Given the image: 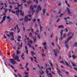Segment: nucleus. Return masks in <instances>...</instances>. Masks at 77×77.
Instances as JSON below:
<instances>
[{"instance_id": "3", "label": "nucleus", "mask_w": 77, "mask_h": 77, "mask_svg": "<svg viewBox=\"0 0 77 77\" xmlns=\"http://www.w3.org/2000/svg\"><path fill=\"white\" fill-rule=\"evenodd\" d=\"M51 68H48L46 70V74H47V75H51L50 76H48V77H52V76L51 75V73H49V74L48 72H49V71H48V70H49V71H51Z\"/></svg>"}, {"instance_id": "34", "label": "nucleus", "mask_w": 77, "mask_h": 77, "mask_svg": "<svg viewBox=\"0 0 77 77\" xmlns=\"http://www.w3.org/2000/svg\"><path fill=\"white\" fill-rule=\"evenodd\" d=\"M49 63L50 64V65L51 66H53V64H52V63H51V61H50L49 62Z\"/></svg>"}, {"instance_id": "4", "label": "nucleus", "mask_w": 77, "mask_h": 77, "mask_svg": "<svg viewBox=\"0 0 77 77\" xmlns=\"http://www.w3.org/2000/svg\"><path fill=\"white\" fill-rule=\"evenodd\" d=\"M29 17H32V15H29L25 17L24 19L25 21H28L31 20V18L29 19Z\"/></svg>"}, {"instance_id": "30", "label": "nucleus", "mask_w": 77, "mask_h": 77, "mask_svg": "<svg viewBox=\"0 0 77 77\" xmlns=\"http://www.w3.org/2000/svg\"><path fill=\"white\" fill-rule=\"evenodd\" d=\"M10 34L11 35L12 37H14V35H13V32H10Z\"/></svg>"}, {"instance_id": "9", "label": "nucleus", "mask_w": 77, "mask_h": 77, "mask_svg": "<svg viewBox=\"0 0 77 77\" xmlns=\"http://www.w3.org/2000/svg\"><path fill=\"white\" fill-rule=\"evenodd\" d=\"M6 18V16L5 15L2 18V21L1 22H0V24H2V23H3V21H4L5 20V19Z\"/></svg>"}, {"instance_id": "45", "label": "nucleus", "mask_w": 77, "mask_h": 77, "mask_svg": "<svg viewBox=\"0 0 77 77\" xmlns=\"http://www.w3.org/2000/svg\"><path fill=\"white\" fill-rule=\"evenodd\" d=\"M4 37L5 39H7V37H6V36H5V35H4Z\"/></svg>"}, {"instance_id": "44", "label": "nucleus", "mask_w": 77, "mask_h": 77, "mask_svg": "<svg viewBox=\"0 0 77 77\" xmlns=\"http://www.w3.org/2000/svg\"><path fill=\"white\" fill-rule=\"evenodd\" d=\"M5 13H6L8 11V9L5 8Z\"/></svg>"}, {"instance_id": "26", "label": "nucleus", "mask_w": 77, "mask_h": 77, "mask_svg": "<svg viewBox=\"0 0 77 77\" xmlns=\"http://www.w3.org/2000/svg\"><path fill=\"white\" fill-rule=\"evenodd\" d=\"M43 28V27L41 26H40V32H42V29Z\"/></svg>"}, {"instance_id": "14", "label": "nucleus", "mask_w": 77, "mask_h": 77, "mask_svg": "<svg viewBox=\"0 0 77 77\" xmlns=\"http://www.w3.org/2000/svg\"><path fill=\"white\" fill-rule=\"evenodd\" d=\"M42 44L45 49H46L47 48V47H46V43L45 42H44Z\"/></svg>"}, {"instance_id": "53", "label": "nucleus", "mask_w": 77, "mask_h": 77, "mask_svg": "<svg viewBox=\"0 0 77 77\" xmlns=\"http://www.w3.org/2000/svg\"><path fill=\"white\" fill-rule=\"evenodd\" d=\"M35 21H36V19H34L33 20V22H35Z\"/></svg>"}, {"instance_id": "8", "label": "nucleus", "mask_w": 77, "mask_h": 77, "mask_svg": "<svg viewBox=\"0 0 77 77\" xmlns=\"http://www.w3.org/2000/svg\"><path fill=\"white\" fill-rule=\"evenodd\" d=\"M28 45L29 46V47L31 48L32 47V41H28Z\"/></svg>"}, {"instance_id": "12", "label": "nucleus", "mask_w": 77, "mask_h": 77, "mask_svg": "<svg viewBox=\"0 0 77 77\" xmlns=\"http://www.w3.org/2000/svg\"><path fill=\"white\" fill-rule=\"evenodd\" d=\"M16 4H17V8H15V9H18L19 7H20V6H21L23 5V4H21V5H19V4L18 3H16Z\"/></svg>"}, {"instance_id": "51", "label": "nucleus", "mask_w": 77, "mask_h": 77, "mask_svg": "<svg viewBox=\"0 0 77 77\" xmlns=\"http://www.w3.org/2000/svg\"><path fill=\"white\" fill-rule=\"evenodd\" d=\"M74 69H75V71H77V68H74Z\"/></svg>"}, {"instance_id": "6", "label": "nucleus", "mask_w": 77, "mask_h": 77, "mask_svg": "<svg viewBox=\"0 0 77 77\" xmlns=\"http://www.w3.org/2000/svg\"><path fill=\"white\" fill-rule=\"evenodd\" d=\"M16 29H17V31H18L17 32L19 33L20 32V29L18 28V26L17 25H16V26H15L14 27V29L12 28L10 30H11L12 31H14V30H15V29H16Z\"/></svg>"}, {"instance_id": "63", "label": "nucleus", "mask_w": 77, "mask_h": 77, "mask_svg": "<svg viewBox=\"0 0 77 77\" xmlns=\"http://www.w3.org/2000/svg\"><path fill=\"white\" fill-rule=\"evenodd\" d=\"M31 29L32 30V32H33V29H32V28H31Z\"/></svg>"}, {"instance_id": "25", "label": "nucleus", "mask_w": 77, "mask_h": 77, "mask_svg": "<svg viewBox=\"0 0 77 77\" xmlns=\"http://www.w3.org/2000/svg\"><path fill=\"white\" fill-rule=\"evenodd\" d=\"M25 48L26 50V54H27V53H28V50H27V46H25Z\"/></svg>"}, {"instance_id": "54", "label": "nucleus", "mask_w": 77, "mask_h": 77, "mask_svg": "<svg viewBox=\"0 0 77 77\" xmlns=\"http://www.w3.org/2000/svg\"><path fill=\"white\" fill-rule=\"evenodd\" d=\"M7 36H8V37H10V36H11L10 35H9L8 34H7Z\"/></svg>"}, {"instance_id": "16", "label": "nucleus", "mask_w": 77, "mask_h": 77, "mask_svg": "<svg viewBox=\"0 0 77 77\" xmlns=\"http://www.w3.org/2000/svg\"><path fill=\"white\" fill-rule=\"evenodd\" d=\"M23 45V43L21 42V45H19L18 46V50H20V48H21L22 47V46Z\"/></svg>"}, {"instance_id": "13", "label": "nucleus", "mask_w": 77, "mask_h": 77, "mask_svg": "<svg viewBox=\"0 0 77 77\" xmlns=\"http://www.w3.org/2000/svg\"><path fill=\"white\" fill-rule=\"evenodd\" d=\"M15 59L16 60H17V61L18 62H20V60L19 59L17 55H16L15 57Z\"/></svg>"}, {"instance_id": "48", "label": "nucleus", "mask_w": 77, "mask_h": 77, "mask_svg": "<svg viewBox=\"0 0 77 77\" xmlns=\"http://www.w3.org/2000/svg\"><path fill=\"white\" fill-rule=\"evenodd\" d=\"M11 12L12 13H13V14H15V13H16V12H15V11H11Z\"/></svg>"}, {"instance_id": "28", "label": "nucleus", "mask_w": 77, "mask_h": 77, "mask_svg": "<svg viewBox=\"0 0 77 77\" xmlns=\"http://www.w3.org/2000/svg\"><path fill=\"white\" fill-rule=\"evenodd\" d=\"M58 69V71L57 72H58V73L59 74V75H60V70H59V69Z\"/></svg>"}, {"instance_id": "62", "label": "nucleus", "mask_w": 77, "mask_h": 77, "mask_svg": "<svg viewBox=\"0 0 77 77\" xmlns=\"http://www.w3.org/2000/svg\"><path fill=\"white\" fill-rule=\"evenodd\" d=\"M5 8L7 7V5H6V3H5Z\"/></svg>"}, {"instance_id": "49", "label": "nucleus", "mask_w": 77, "mask_h": 77, "mask_svg": "<svg viewBox=\"0 0 77 77\" xmlns=\"http://www.w3.org/2000/svg\"><path fill=\"white\" fill-rule=\"evenodd\" d=\"M25 38H26V39H27L28 40H29V38H27V36H26V35H25Z\"/></svg>"}, {"instance_id": "55", "label": "nucleus", "mask_w": 77, "mask_h": 77, "mask_svg": "<svg viewBox=\"0 0 77 77\" xmlns=\"http://www.w3.org/2000/svg\"><path fill=\"white\" fill-rule=\"evenodd\" d=\"M25 74H26V75H27L29 74V73L26 72H25Z\"/></svg>"}, {"instance_id": "41", "label": "nucleus", "mask_w": 77, "mask_h": 77, "mask_svg": "<svg viewBox=\"0 0 77 77\" xmlns=\"http://www.w3.org/2000/svg\"><path fill=\"white\" fill-rule=\"evenodd\" d=\"M29 35L30 36H32V33L30 32V33L29 34Z\"/></svg>"}, {"instance_id": "11", "label": "nucleus", "mask_w": 77, "mask_h": 77, "mask_svg": "<svg viewBox=\"0 0 77 77\" xmlns=\"http://www.w3.org/2000/svg\"><path fill=\"white\" fill-rule=\"evenodd\" d=\"M63 30L62 29L61 30V32H60V34H61V35H60V38H59V39H60V40L61 41H62V39L63 38L62 37V34H63Z\"/></svg>"}, {"instance_id": "50", "label": "nucleus", "mask_w": 77, "mask_h": 77, "mask_svg": "<svg viewBox=\"0 0 77 77\" xmlns=\"http://www.w3.org/2000/svg\"><path fill=\"white\" fill-rule=\"evenodd\" d=\"M40 72L41 74H42V73H44V72L42 71V72Z\"/></svg>"}, {"instance_id": "35", "label": "nucleus", "mask_w": 77, "mask_h": 77, "mask_svg": "<svg viewBox=\"0 0 77 77\" xmlns=\"http://www.w3.org/2000/svg\"><path fill=\"white\" fill-rule=\"evenodd\" d=\"M7 19L9 20V21H11V19H10V17L9 16H8L7 17Z\"/></svg>"}, {"instance_id": "64", "label": "nucleus", "mask_w": 77, "mask_h": 77, "mask_svg": "<svg viewBox=\"0 0 77 77\" xmlns=\"http://www.w3.org/2000/svg\"><path fill=\"white\" fill-rule=\"evenodd\" d=\"M71 55H69V58H71Z\"/></svg>"}, {"instance_id": "39", "label": "nucleus", "mask_w": 77, "mask_h": 77, "mask_svg": "<svg viewBox=\"0 0 77 77\" xmlns=\"http://www.w3.org/2000/svg\"><path fill=\"white\" fill-rule=\"evenodd\" d=\"M27 3L29 4L31 3H32V2H31V1H29L27 2Z\"/></svg>"}, {"instance_id": "58", "label": "nucleus", "mask_w": 77, "mask_h": 77, "mask_svg": "<svg viewBox=\"0 0 77 77\" xmlns=\"http://www.w3.org/2000/svg\"><path fill=\"white\" fill-rule=\"evenodd\" d=\"M17 41L19 42H20V39L17 38Z\"/></svg>"}, {"instance_id": "2", "label": "nucleus", "mask_w": 77, "mask_h": 77, "mask_svg": "<svg viewBox=\"0 0 77 77\" xmlns=\"http://www.w3.org/2000/svg\"><path fill=\"white\" fill-rule=\"evenodd\" d=\"M58 47L59 50L57 49L56 51V50H55V49L54 50V54L56 57H57V54H58V53H59V50L60 49V47H59V46L58 45Z\"/></svg>"}, {"instance_id": "32", "label": "nucleus", "mask_w": 77, "mask_h": 77, "mask_svg": "<svg viewBox=\"0 0 77 77\" xmlns=\"http://www.w3.org/2000/svg\"><path fill=\"white\" fill-rule=\"evenodd\" d=\"M31 54H32V56H33L35 55V53H34V52H33V51H31Z\"/></svg>"}, {"instance_id": "36", "label": "nucleus", "mask_w": 77, "mask_h": 77, "mask_svg": "<svg viewBox=\"0 0 77 77\" xmlns=\"http://www.w3.org/2000/svg\"><path fill=\"white\" fill-rule=\"evenodd\" d=\"M72 58L73 59H75L76 57V56H75L74 55H73L72 56Z\"/></svg>"}, {"instance_id": "40", "label": "nucleus", "mask_w": 77, "mask_h": 77, "mask_svg": "<svg viewBox=\"0 0 77 77\" xmlns=\"http://www.w3.org/2000/svg\"><path fill=\"white\" fill-rule=\"evenodd\" d=\"M45 55L44 54H42V57L43 58H44V57H45Z\"/></svg>"}, {"instance_id": "60", "label": "nucleus", "mask_w": 77, "mask_h": 77, "mask_svg": "<svg viewBox=\"0 0 77 77\" xmlns=\"http://www.w3.org/2000/svg\"><path fill=\"white\" fill-rule=\"evenodd\" d=\"M13 56L14 57H15V53H14L13 54Z\"/></svg>"}, {"instance_id": "18", "label": "nucleus", "mask_w": 77, "mask_h": 77, "mask_svg": "<svg viewBox=\"0 0 77 77\" xmlns=\"http://www.w3.org/2000/svg\"><path fill=\"white\" fill-rule=\"evenodd\" d=\"M41 7L40 6V5H39L38 7L37 8V9L38 11H41Z\"/></svg>"}, {"instance_id": "19", "label": "nucleus", "mask_w": 77, "mask_h": 77, "mask_svg": "<svg viewBox=\"0 0 77 77\" xmlns=\"http://www.w3.org/2000/svg\"><path fill=\"white\" fill-rule=\"evenodd\" d=\"M33 38L34 42H35L36 41V36H35L34 37H33Z\"/></svg>"}, {"instance_id": "22", "label": "nucleus", "mask_w": 77, "mask_h": 77, "mask_svg": "<svg viewBox=\"0 0 77 77\" xmlns=\"http://www.w3.org/2000/svg\"><path fill=\"white\" fill-rule=\"evenodd\" d=\"M21 53V52L18 50H17V54H20Z\"/></svg>"}, {"instance_id": "15", "label": "nucleus", "mask_w": 77, "mask_h": 77, "mask_svg": "<svg viewBox=\"0 0 77 77\" xmlns=\"http://www.w3.org/2000/svg\"><path fill=\"white\" fill-rule=\"evenodd\" d=\"M67 10H68V14H69V15H71V14H72V13H71V12H70V11H69V9H68V8H67Z\"/></svg>"}, {"instance_id": "52", "label": "nucleus", "mask_w": 77, "mask_h": 77, "mask_svg": "<svg viewBox=\"0 0 77 77\" xmlns=\"http://www.w3.org/2000/svg\"><path fill=\"white\" fill-rule=\"evenodd\" d=\"M11 40H14V36L13 37H12V38H11Z\"/></svg>"}, {"instance_id": "23", "label": "nucleus", "mask_w": 77, "mask_h": 77, "mask_svg": "<svg viewBox=\"0 0 77 77\" xmlns=\"http://www.w3.org/2000/svg\"><path fill=\"white\" fill-rule=\"evenodd\" d=\"M58 27H59V28L63 29V27H64V26H63L62 25H61L59 26Z\"/></svg>"}, {"instance_id": "21", "label": "nucleus", "mask_w": 77, "mask_h": 77, "mask_svg": "<svg viewBox=\"0 0 77 77\" xmlns=\"http://www.w3.org/2000/svg\"><path fill=\"white\" fill-rule=\"evenodd\" d=\"M27 66H28V63H26L25 67H26V68L27 71H29V68H28L27 67Z\"/></svg>"}, {"instance_id": "24", "label": "nucleus", "mask_w": 77, "mask_h": 77, "mask_svg": "<svg viewBox=\"0 0 77 77\" xmlns=\"http://www.w3.org/2000/svg\"><path fill=\"white\" fill-rule=\"evenodd\" d=\"M24 54L23 53L22 55H21V57L22 59H23V60H24Z\"/></svg>"}, {"instance_id": "31", "label": "nucleus", "mask_w": 77, "mask_h": 77, "mask_svg": "<svg viewBox=\"0 0 77 77\" xmlns=\"http://www.w3.org/2000/svg\"><path fill=\"white\" fill-rule=\"evenodd\" d=\"M74 47H77V42H75L74 44Z\"/></svg>"}, {"instance_id": "7", "label": "nucleus", "mask_w": 77, "mask_h": 77, "mask_svg": "<svg viewBox=\"0 0 77 77\" xmlns=\"http://www.w3.org/2000/svg\"><path fill=\"white\" fill-rule=\"evenodd\" d=\"M9 60H11L10 62L13 65H15L16 64V61H14V59H9Z\"/></svg>"}, {"instance_id": "10", "label": "nucleus", "mask_w": 77, "mask_h": 77, "mask_svg": "<svg viewBox=\"0 0 77 77\" xmlns=\"http://www.w3.org/2000/svg\"><path fill=\"white\" fill-rule=\"evenodd\" d=\"M36 7H37V6H36V5H34L33 6L32 5H31L30 7V10L32 9V10H33L34 9V8H36Z\"/></svg>"}, {"instance_id": "38", "label": "nucleus", "mask_w": 77, "mask_h": 77, "mask_svg": "<svg viewBox=\"0 0 77 77\" xmlns=\"http://www.w3.org/2000/svg\"><path fill=\"white\" fill-rule=\"evenodd\" d=\"M69 17H68L67 18H64V19L65 20H67V19H69Z\"/></svg>"}, {"instance_id": "47", "label": "nucleus", "mask_w": 77, "mask_h": 77, "mask_svg": "<svg viewBox=\"0 0 77 77\" xmlns=\"http://www.w3.org/2000/svg\"><path fill=\"white\" fill-rule=\"evenodd\" d=\"M38 37L39 39H40V38H41V37H40V35H38Z\"/></svg>"}, {"instance_id": "61", "label": "nucleus", "mask_w": 77, "mask_h": 77, "mask_svg": "<svg viewBox=\"0 0 77 77\" xmlns=\"http://www.w3.org/2000/svg\"><path fill=\"white\" fill-rule=\"evenodd\" d=\"M51 44H52V45L53 46H54V44H53V43H51Z\"/></svg>"}, {"instance_id": "59", "label": "nucleus", "mask_w": 77, "mask_h": 77, "mask_svg": "<svg viewBox=\"0 0 77 77\" xmlns=\"http://www.w3.org/2000/svg\"><path fill=\"white\" fill-rule=\"evenodd\" d=\"M18 75L19 77H21V75H20V74H18Z\"/></svg>"}, {"instance_id": "1", "label": "nucleus", "mask_w": 77, "mask_h": 77, "mask_svg": "<svg viewBox=\"0 0 77 77\" xmlns=\"http://www.w3.org/2000/svg\"><path fill=\"white\" fill-rule=\"evenodd\" d=\"M67 36H70V37H69L67 40L66 41H65V45H66V47L67 48H68V42L71 39H72V36L74 35V33L69 32L68 34H67Z\"/></svg>"}, {"instance_id": "56", "label": "nucleus", "mask_w": 77, "mask_h": 77, "mask_svg": "<svg viewBox=\"0 0 77 77\" xmlns=\"http://www.w3.org/2000/svg\"><path fill=\"white\" fill-rule=\"evenodd\" d=\"M63 15V14H61L60 15V17H62V15Z\"/></svg>"}, {"instance_id": "27", "label": "nucleus", "mask_w": 77, "mask_h": 77, "mask_svg": "<svg viewBox=\"0 0 77 77\" xmlns=\"http://www.w3.org/2000/svg\"><path fill=\"white\" fill-rule=\"evenodd\" d=\"M37 32V33H36ZM36 32H35V35H38V33L39 32V31L38 30H37V31Z\"/></svg>"}, {"instance_id": "17", "label": "nucleus", "mask_w": 77, "mask_h": 77, "mask_svg": "<svg viewBox=\"0 0 77 77\" xmlns=\"http://www.w3.org/2000/svg\"><path fill=\"white\" fill-rule=\"evenodd\" d=\"M65 63L66 65H67V66H69V65H70V63L69 62V63H68V62H67L65 61Z\"/></svg>"}, {"instance_id": "57", "label": "nucleus", "mask_w": 77, "mask_h": 77, "mask_svg": "<svg viewBox=\"0 0 77 77\" xmlns=\"http://www.w3.org/2000/svg\"><path fill=\"white\" fill-rule=\"evenodd\" d=\"M14 75L16 77H17V75H16L15 74H14Z\"/></svg>"}, {"instance_id": "43", "label": "nucleus", "mask_w": 77, "mask_h": 77, "mask_svg": "<svg viewBox=\"0 0 77 77\" xmlns=\"http://www.w3.org/2000/svg\"><path fill=\"white\" fill-rule=\"evenodd\" d=\"M58 40V37H56V41H57V42Z\"/></svg>"}, {"instance_id": "29", "label": "nucleus", "mask_w": 77, "mask_h": 77, "mask_svg": "<svg viewBox=\"0 0 77 77\" xmlns=\"http://www.w3.org/2000/svg\"><path fill=\"white\" fill-rule=\"evenodd\" d=\"M9 66H11V68H13V69H14V66H13L12 65H11L10 64H9L8 65Z\"/></svg>"}, {"instance_id": "20", "label": "nucleus", "mask_w": 77, "mask_h": 77, "mask_svg": "<svg viewBox=\"0 0 77 77\" xmlns=\"http://www.w3.org/2000/svg\"><path fill=\"white\" fill-rule=\"evenodd\" d=\"M65 3H66V4L67 5L68 7V8H70V6H69V4H68V1H66Z\"/></svg>"}, {"instance_id": "5", "label": "nucleus", "mask_w": 77, "mask_h": 77, "mask_svg": "<svg viewBox=\"0 0 77 77\" xmlns=\"http://www.w3.org/2000/svg\"><path fill=\"white\" fill-rule=\"evenodd\" d=\"M22 11H21V10H17L16 11V15H17L18 17V14H19V13H20V15H21L22 16H24V13H22Z\"/></svg>"}, {"instance_id": "37", "label": "nucleus", "mask_w": 77, "mask_h": 77, "mask_svg": "<svg viewBox=\"0 0 77 77\" xmlns=\"http://www.w3.org/2000/svg\"><path fill=\"white\" fill-rule=\"evenodd\" d=\"M66 33H65L63 35V38H65V36H66Z\"/></svg>"}, {"instance_id": "33", "label": "nucleus", "mask_w": 77, "mask_h": 77, "mask_svg": "<svg viewBox=\"0 0 77 77\" xmlns=\"http://www.w3.org/2000/svg\"><path fill=\"white\" fill-rule=\"evenodd\" d=\"M72 64L73 66H76L75 64L73 63L72 62Z\"/></svg>"}, {"instance_id": "42", "label": "nucleus", "mask_w": 77, "mask_h": 77, "mask_svg": "<svg viewBox=\"0 0 77 77\" xmlns=\"http://www.w3.org/2000/svg\"><path fill=\"white\" fill-rule=\"evenodd\" d=\"M65 31L66 32H68V29H67V28H66L65 29Z\"/></svg>"}, {"instance_id": "46", "label": "nucleus", "mask_w": 77, "mask_h": 77, "mask_svg": "<svg viewBox=\"0 0 77 77\" xmlns=\"http://www.w3.org/2000/svg\"><path fill=\"white\" fill-rule=\"evenodd\" d=\"M35 10H33L32 11V15H33V12H35Z\"/></svg>"}]
</instances>
